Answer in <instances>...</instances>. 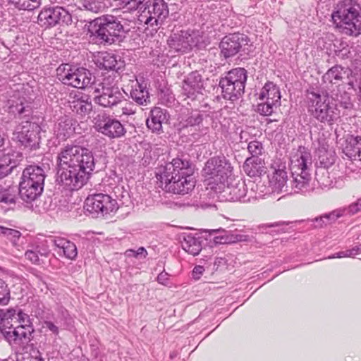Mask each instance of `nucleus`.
Listing matches in <instances>:
<instances>
[{"mask_svg": "<svg viewBox=\"0 0 361 361\" xmlns=\"http://www.w3.org/2000/svg\"><path fill=\"white\" fill-rule=\"evenodd\" d=\"M58 183L68 190L80 188L95 169L90 150L79 145H67L57 156Z\"/></svg>", "mask_w": 361, "mask_h": 361, "instance_id": "f257e3e1", "label": "nucleus"}, {"mask_svg": "<svg viewBox=\"0 0 361 361\" xmlns=\"http://www.w3.org/2000/svg\"><path fill=\"white\" fill-rule=\"evenodd\" d=\"M193 170L188 159L177 157L164 166H161L157 176L162 184L164 183L167 192L184 195L192 191L195 186V181L192 176Z\"/></svg>", "mask_w": 361, "mask_h": 361, "instance_id": "f03ea898", "label": "nucleus"}, {"mask_svg": "<svg viewBox=\"0 0 361 361\" xmlns=\"http://www.w3.org/2000/svg\"><path fill=\"white\" fill-rule=\"evenodd\" d=\"M331 18L342 33L354 37L361 34V6L355 1H340Z\"/></svg>", "mask_w": 361, "mask_h": 361, "instance_id": "7ed1b4c3", "label": "nucleus"}, {"mask_svg": "<svg viewBox=\"0 0 361 361\" xmlns=\"http://www.w3.org/2000/svg\"><path fill=\"white\" fill-rule=\"evenodd\" d=\"M92 39L99 44H112L125 37L126 31L121 20L113 15H103L91 23Z\"/></svg>", "mask_w": 361, "mask_h": 361, "instance_id": "20e7f679", "label": "nucleus"}, {"mask_svg": "<svg viewBox=\"0 0 361 361\" xmlns=\"http://www.w3.org/2000/svg\"><path fill=\"white\" fill-rule=\"evenodd\" d=\"M45 177L42 167L35 165L26 167L23 171L18 188L20 198L28 203L39 197L44 190Z\"/></svg>", "mask_w": 361, "mask_h": 361, "instance_id": "39448f33", "label": "nucleus"}, {"mask_svg": "<svg viewBox=\"0 0 361 361\" xmlns=\"http://www.w3.org/2000/svg\"><path fill=\"white\" fill-rule=\"evenodd\" d=\"M312 166V157L307 152H298L290 159V169L293 180L292 188L295 192L309 190L310 174L309 167Z\"/></svg>", "mask_w": 361, "mask_h": 361, "instance_id": "423d86ee", "label": "nucleus"}, {"mask_svg": "<svg viewBox=\"0 0 361 361\" xmlns=\"http://www.w3.org/2000/svg\"><path fill=\"white\" fill-rule=\"evenodd\" d=\"M306 99L308 111L314 118L321 123L332 124L336 116V107L330 103L326 92L307 91Z\"/></svg>", "mask_w": 361, "mask_h": 361, "instance_id": "0eeeda50", "label": "nucleus"}, {"mask_svg": "<svg viewBox=\"0 0 361 361\" xmlns=\"http://www.w3.org/2000/svg\"><path fill=\"white\" fill-rule=\"evenodd\" d=\"M247 79V73L243 68H233L227 72L219 84L222 97L233 102L238 100L244 93Z\"/></svg>", "mask_w": 361, "mask_h": 361, "instance_id": "6e6552de", "label": "nucleus"}, {"mask_svg": "<svg viewBox=\"0 0 361 361\" xmlns=\"http://www.w3.org/2000/svg\"><path fill=\"white\" fill-rule=\"evenodd\" d=\"M94 97L96 104L104 108L112 109L126 100L123 93L120 90L115 80V77L105 76L102 81L95 88Z\"/></svg>", "mask_w": 361, "mask_h": 361, "instance_id": "1a4fd4ad", "label": "nucleus"}, {"mask_svg": "<svg viewBox=\"0 0 361 361\" xmlns=\"http://www.w3.org/2000/svg\"><path fill=\"white\" fill-rule=\"evenodd\" d=\"M233 166L230 161L224 155L211 157L204 164L202 176L208 180L224 185L231 176Z\"/></svg>", "mask_w": 361, "mask_h": 361, "instance_id": "9d476101", "label": "nucleus"}, {"mask_svg": "<svg viewBox=\"0 0 361 361\" xmlns=\"http://www.w3.org/2000/svg\"><path fill=\"white\" fill-rule=\"evenodd\" d=\"M41 127L36 122L29 120L22 121L15 128L13 140L17 141L21 147L29 150L39 147Z\"/></svg>", "mask_w": 361, "mask_h": 361, "instance_id": "9b49d317", "label": "nucleus"}, {"mask_svg": "<svg viewBox=\"0 0 361 361\" xmlns=\"http://www.w3.org/2000/svg\"><path fill=\"white\" fill-rule=\"evenodd\" d=\"M169 14V6L164 0H148L143 3L138 20L150 26L161 25Z\"/></svg>", "mask_w": 361, "mask_h": 361, "instance_id": "f8f14e48", "label": "nucleus"}, {"mask_svg": "<svg viewBox=\"0 0 361 361\" xmlns=\"http://www.w3.org/2000/svg\"><path fill=\"white\" fill-rule=\"evenodd\" d=\"M201 36L198 31L193 30H180L173 32L167 39L169 48L176 53H187L197 47Z\"/></svg>", "mask_w": 361, "mask_h": 361, "instance_id": "ddd939ff", "label": "nucleus"}, {"mask_svg": "<svg viewBox=\"0 0 361 361\" xmlns=\"http://www.w3.org/2000/svg\"><path fill=\"white\" fill-rule=\"evenodd\" d=\"M85 208L90 214L104 216L116 212L118 206L116 200L109 195L96 193L86 198Z\"/></svg>", "mask_w": 361, "mask_h": 361, "instance_id": "4468645a", "label": "nucleus"}, {"mask_svg": "<svg viewBox=\"0 0 361 361\" xmlns=\"http://www.w3.org/2000/svg\"><path fill=\"white\" fill-rule=\"evenodd\" d=\"M226 183V185H225V184L223 185L224 188L221 192L222 197H224L226 201L247 202H249L251 198H256V195H254L252 192L247 194L248 186L252 191L254 190L255 188L257 187V185L254 182L249 181L247 184L240 180L235 183H228V181Z\"/></svg>", "mask_w": 361, "mask_h": 361, "instance_id": "2eb2a0df", "label": "nucleus"}, {"mask_svg": "<svg viewBox=\"0 0 361 361\" xmlns=\"http://www.w3.org/2000/svg\"><path fill=\"white\" fill-rule=\"evenodd\" d=\"M37 22L42 27L47 28L61 23L68 25L72 22V16L62 6L50 7L39 13Z\"/></svg>", "mask_w": 361, "mask_h": 361, "instance_id": "dca6fc26", "label": "nucleus"}, {"mask_svg": "<svg viewBox=\"0 0 361 361\" xmlns=\"http://www.w3.org/2000/svg\"><path fill=\"white\" fill-rule=\"evenodd\" d=\"M248 42L249 38L244 34H230L225 36L219 44L221 53L226 59L232 57L243 50Z\"/></svg>", "mask_w": 361, "mask_h": 361, "instance_id": "f3484780", "label": "nucleus"}, {"mask_svg": "<svg viewBox=\"0 0 361 361\" xmlns=\"http://www.w3.org/2000/svg\"><path fill=\"white\" fill-rule=\"evenodd\" d=\"M97 130L110 139H117L125 135L126 130L117 119L109 116H99L96 122Z\"/></svg>", "mask_w": 361, "mask_h": 361, "instance_id": "a211bd4d", "label": "nucleus"}, {"mask_svg": "<svg viewBox=\"0 0 361 361\" xmlns=\"http://www.w3.org/2000/svg\"><path fill=\"white\" fill-rule=\"evenodd\" d=\"M1 333L11 348L16 350H23L32 340L33 334L18 326H12Z\"/></svg>", "mask_w": 361, "mask_h": 361, "instance_id": "6ab92c4d", "label": "nucleus"}, {"mask_svg": "<svg viewBox=\"0 0 361 361\" xmlns=\"http://www.w3.org/2000/svg\"><path fill=\"white\" fill-rule=\"evenodd\" d=\"M7 108L9 114L20 119L29 120L33 113L30 102L24 97L9 99Z\"/></svg>", "mask_w": 361, "mask_h": 361, "instance_id": "aec40b11", "label": "nucleus"}, {"mask_svg": "<svg viewBox=\"0 0 361 361\" xmlns=\"http://www.w3.org/2000/svg\"><path fill=\"white\" fill-rule=\"evenodd\" d=\"M96 64L100 69L115 71L114 75L122 69L125 64L121 56L113 53L101 52L97 58ZM115 77V75H114Z\"/></svg>", "mask_w": 361, "mask_h": 361, "instance_id": "412c9836", "label": "nucleus"}, {"mask_svg": "<svg viewBox=\"0 0 361 361\" xmlns=\"http://www.w3.org/2000/svg\"><path fill=\"white\" fill-rule=\"evenodd\" d=\"M203 88L202 75L198 71H192L183 80L182 84L183 92L188 97H192Z\"/></svg>", "mask_w": 361, "mask_h": 361, "instance_id": "4be33fe9", "label": "nucleus"}, {"mask_svg": "<svg viewBox=\"0 0 361 361\" xmlns=\"http://www.w3.org/2000/svg\"><path fill=\"white\" fill-rule=\"evenodd\" d=\"M69 106L73 112L82 118L90 114L92 111L91 99L87 94H75L73 99L69 101Z\"/></svg>", "mask_w": 361, "mask_h": 361, "instance_id": "5701e85b", "label": "nucleus"}, {"mask_svg": "<svg viewBox=\"0 0 361 361\" xmlns=\"http://www.w3.org/2000/svg\"><path fill=\"white\" fill-rule=\"evenodd\" d=\"M150 117L147 119L146 124L153 133L162 132V124L166 123L169 118L167 111L160 107H154L151 110Z\"/></svg>", "mask_w": 361, "mask_h": 361, "instance_id": "b1692460", "label": "nucleus"}, {"mask_svg": "<svg viewBox=\"0 0 361 361\" xmlns=\"http://www.w3.org/2000/svg\"><path fill=\"white\" fill-rule=\"evenodd\" d=\"M130 97L138 105L147 106L150 102L146 84L140 82L137 79L132 81Z\"/></svg>", "mask_w": 361, "mask_h": 361, "instance_id": "393cba45", "label": "nucleus"}, {"mask_svg": "<svg viewBox=\"0 0 361 361\" xmlns=\"http://www.w3.org/2000/svg\"><path fill=\"white\" fill-rule=\"evenodd\" d=\"M181 246L188 253L196 256L202 250L201 237L198 234L183 233Z\"/></svg>", "mask_w": 361, "mask_h": 361, "instance_id": "a878e982", "label": "nucleus"}, {"mask_svg": "<svg viewBox=\"0 0 361 361\" xmlns=\"http://www.w3.org/2000/svg\"><path fill=\"white\" fill-rule=\"evenodd\" d=\"M77 67L73 66L68 63L60 65L56 69V75L58 79L64 85L75 87L77 76Z\"/></svg>", "mask_w": 361, "mask_h": 361, "instance_id": "bb28decb", "label": "nucleus"}, {"mask_svg": "<svg viewBox=\"0 0 361 361\" xmlns=\"http://www.w3.org/2000/svg\"><path fill=\"white\" fill-rule=\"evenodd\" d=\"M51 243L58 249L57 253L61 255L63 252L64 257L69 259H75L78 255L76 245L71 241L63 238H56L51 240Z\"/></svg>", "mask_w": 361, "mask_h": 361, "instance_id": "cd10ccee", "label": "nucleus"}, {"mask_svg": "<svg viewBox=\"0 0 361 361\" xmlns=\"http://www.w3.org/2000/svg\"><path fill=\"white\" fill-rule=\"evenodd\" d=\"M212 233H219V235L214 237L215 244H230L237 242L247 241L249 236L243 234H234L231 231L224 229L212 230Z\"/></svg>", "mask_w": 361, "mask_h": 361, "instance_id": "c85d7f7f", "label": "nucleus"}, {"mask_svg": "<svg viewBox=\"0 0 361 361\" xmlns=\"http://www.w3.org/2000/svg\"><path fill=\"white\" fill-rule=\"evenodd\" d=\"M18 164V159L15 152L8 150L0 156V178L9 174Z\"/></svg>", "mask_w": 361, "mask_h": 361, "instance_id": "c756f323", "label": "nucleus"}, {"mask_svg": "<svg viewBox=\"0 0 361 361\" xmlns=\"http://www.w3.org/2000/svg\"><path fill=\"white\" fill-rule=\"evenodd\" d=\"M350 71L345 69L341 66H334L331 68L324 75V82L338 85L345 77H348Z\"/></svg>", "mask_w": 361, "mask_h": 361, "instance_id": "7c9ffc66", "label": "nucleus"}, {"mask_svg": "<svg viewBox=\"0 0 361 361\" xmlns=\"http://www.w3.org/2000/svg\"><path fill=\"white\" fill-rule=\"evenodd\" d=\"M281 93L279 87L273 82H269L263 87L259 95L260 99L266 98L267 101H273L275 107L281 105Z\"/></svg>", "mask_w": 361, "mask_h": 361, "instance_id": "2f4dec72", "label": "nucleus"}, {"mask_svg": "<svg viewBox=\"0 0 361 361\" xmlns=\"http://www.w3.org/2000/svg\"><path fill=\"white\" fill-rule=\"evenodd\" d=\"M17 308L0 309V331L10 329L16 323Z\"/></svg>", "mask_w": 361, "mask_h": 361, "instance_id": "473e14b6", "label": "nucleus"}, {"mask_svg": "<svg viewBox=\"0 0 361 361\" xmlns=\"http://www.w3.org/2000/svg\"><path fill=\"white\" fill-rule=\"evenodd\" d=\"M262 167V160L259 157H248L243 164V170L250 177L260 176Z\"/></svg>", "mask_w": 361, "mask_h": 361, "instance_id": "72a5a7b5", "label": "nucleus"}, {"mask_svg": "<svg viewBox=\"0 0 361 361\" xmlns=\"http://www.w3.org/2000/svg\"><path fill=\"white\" fill-rule=\"evenodd\" d=\"M76 76L78 78L75 88L85 89L94 82V77L92 75L89 70L79 67L76 69Z\"/></svg>", "mask_w": 361, "mask_h": 361, "instance_id": "f704fd0d", "label": "nucleus"}, {"mask_svg": "<svg viewBox=\"0 0 361 361\" xmlns=\"http://www.w3.org/2000/svg\"><path fill=\"white\" fill-rule=\"evenodd\" d=\"M357 138L353 135H348L343 145V153L351 159H358L359 147L357 146Z\"/></svg>", "mask_w": 361, "mask_h": 361, "instance_id": "c9c22d12", "label": "nucleus"}, {"mask_svg": "<svg viewBox=\"0 0 361 361\" xmlns=\"http://www.w3.org/2000/svg\"><path fill=\"white\" fill-rule=\"evenodd\" d=\"M55 131L58 135L68 137L73 131V120L68 117H61L55 125Z\"/></svg>", "mask_w": 361, "mask_h": 361, "instance_id": "e433bc0d", "label": "nucleus"}, {"mask_svg": "<svg viewBox=\"0 0 361 361\" xmlns=\"http://www.w3.org/2000/svg\"><path fill=\"white\" fill-rule=\"evenodd\" d=\"M202 121L203 114L199 110L195 109L188 111V113L183 117L181 123L183 127H192L200 126Z\"/></svg>", "mask_w": 361, "mask_h": 361, "instance_id": "4c0bfd02", "label": "nucleus"}, {"mask_svg": "<svg viewBox=\"0 0 361 361\" xmlns=\"http://www.w3.org/2000/svg\"><path fill=\"white\" fill-rule=\"evenodd\" d=\"M274 188L275 190L279 191V192H287L288 191V185H287V181H288V175L287 172L284 170H277L276 171L274 177Z\"/></svg>", "mask_w": 361, "mask_h": 361, "instance_id": "58836bf2", "label": "nucleus"}, {"mask_svg": "<svg viewBox=\"0 0 361 361\" xmlns=\"http://www.w3.org/2000/svg\"><path fill=\"white\" fill-rule=\"evenodd\" d=\"M16 308H17L16 323H18V326L23 327L25 330L34 333L35 328L32 324V319L21 309L18 307H16Z\"/></svg>", "mask_w": 361, "mask_h": 361, "instance_id": "ea45409f", "label": "nucleus"}, {"mask_svg": "<svg viewBox=\"0 0 361 361\" xmlns=\"http://www.w3.org/2000/svg\"><path fill=\"white\" fill-rule=\"evenodd\" d=\"M8 3L13 5L19 10L32 11L38 8L40 5V0H8Z\"/></svg>", "mask_w": 361, "mask_h": 361, "instance_id": "a19ab883", "label": "nucleus"}, {"mask_svg": "<svg viewBox=\"0 0 361 361\" xmlns=\"http://www.w3.org/2000/svg\"><path fill=\"white\" fill-rule=\"evenodd\" d=\"M116 5L128 11L142 10L145 0H114Z\"/></svg>", "mask_w": 361, "mask_h": 361, "instance_id": "79ce46f5", "label": "nucleus"}, {"mask_svg": "<svg viewBox=\"0 0 361 361\" xmlns=\"http://www.w3.org/2000/svg\"><path fill=\"white\" fill-rule=\"evenodd\" d=\"M16 190L14 188H3L0 185V202L5 204H15L16 200Z\"/></svg>", "mask_w": 361, "mask_h": 361, "instance_id": "37998d69", "label": "nucleus"}, {"mask_svg": "<svg viewBox=\"0 0 361 361\" xmlns=\"http://www.w3.org/2000/svg\"><path fill=\"white\" fill-rule=\"evenodd\" d=\"M1 235L9 240L13 245H18L21 237V233L19 231L2 226Z\"/></svg>", "mask_w": 361, "mask_h": 361, "instance_id": "c03bdc74", "label": "nucleus"}, {"mask_svg": "<svg viewBox=\"0 0 361 361\" xmlns=\"http://www.w3.org/2000/svg\"><path fill=\"white\" fill-rule=\"evenodd\" d=\"M335 160V156L331 152L319 150V161L322 167L329 168L334 164Z\"/></svg>", "mask_w": 361, "mask_h": 361, "instance_id": "a18cd8bd", "label": "nucleus"}, {"mask_svg": "<svg viewBox=\"0 0 361 361\" xmlns=\"http://www.w3.org/2000/svg\"><path fill=\"white\" fill-rule=\"evenodd\" d=\"M83 6L93 13L102 11L106 7L104 0H84Z\"/></svg>", "mask_w": 361, "mask_h": 361, "instance_id": "49530a36", "label": "nucleus"}, {"mask_svg": "<svg viewBox=\"0 0 361 361\" xmlns=\"http://www.w3.org/2000/svg\"><path fill=\"white\" fill-rule=\"evenodd\" d=\"M11 300V292L8 285L0 279V305H6Z\"/></svg>", "mask_w": 361, "mask_h": 361, "instance_id": "de8ad7c7", "label": "nucleus"}, {"mask_svg": "<svg viewBox=\"0 0 361 361\" xmlns=\"http://www.w3.org/2000/svg\"><path fill=\"white\" fill-rule=\"evenodd\" d=\"M275 104L273 101H265L257 104L256 111L262 116H270L274 111Z\"/></svg>", "mask_w": 361, "mask_h": 361, "instance_id": "09e8293b", "label": "nucleus"}, {"mask_svg": "<svg viewBox=\"0 0 361 361\" xmlns=\"http://www.w3.org/2000/svg\"><path fill=\"white\" fill-rule=\"evenodd\" d=\"M247 150L251 154L250 157H259L263 152L262 144L257 140L251 141L247 145Z\"/></svg>", "mask_w": 361, "mask_h": 361, "instance_id": "8fccbe9b", "label": "nucleus"}, {"mask_svg": "<svg viewBox=\"0 0 361 361\" xmlns=\"http://www.w3.org/2000/svg\"><path fill=\"white\" fill-rule=\"evenodd\" d=\"M345 215L343 209L334 210L329 214H324V218L326 219L328 224L335 222L339 217Z\"/></svg>", "mask_w": 361, "mask_h": 361, "instance_id": "3c124183", "label": "nucleus"}, {"mask_svg": "<svg viewBox=\"0 0 361 361\" xmlns=\"http://www.w3.org/2000/svg\"><path fill=\"white\" fill-rule=\"evenodd\" d=\"M345 214L353 215L361 211V202L358 200L348 207L343 208Z\"/></svg>", "mask_w": 361, "mask_h": 361, "instance_id": "603ef678", "label": "nucleus"}, {"mask_svg": "<svg viewBox=\"0 0 361 361\" xmlns=\"http://www.w3.org/2000/svg\"><path fill=\"white\" fill-rule=\"evenodd\" d=\"M47 241L42 242L35 246H32L38 255L46 257L49 255V249L47 245Z\"/></svg>", "mask_w": 361, "mask_h": 361, "instance_id": "864d4df0", "label": "nucleus"}, {"mask_svg": "<svg viewBox=\"0 0 361 361\" xmlns=\"http://www.w3.org/2000/svg\"><path fill=\"white\" fill-rule=\"evenodd\" d=\"M25 258L31 262L32 264H39V257L35 249L32 247L31 249L27 250L25 253Z\"/></svg>", "mask_w": 361, "mask_h": 361, "instance_id": "5fc2aeb1", "label": "nucleus"}, {"mask_svg": "<svg viewBox=\"0 0 361 361\" xmlns=\"http://www.w3.org/2000/svg\"><path fill=\"white\" fill-rule=\"evenodd\" d=\"M310 221L314 224L312 226L315 228H323L328 225L326 219L324 218V215L311 219Z\"/></svg>", "mask_w": 361, "mask_h": 361, "instance_id": "6e6d98bb", "label": "nucleus"}, {"mask_svg": "<svg viewBox=\"0 0 361 361\" xmlns=\"http://www.w3.org/2000/svg\"><path fill=\"white\" fill-rule=\"evenodd\" d=\"M43 328L49 329L55 336L59 335V327L51 321H44L43 324Z\"/></svg>", "mask_w": 361, "mask_h": 361, "instance_id": "4d7b16f0", "label": "nucleus"}, {"mask_svg": "<svg viewBox=\"0 0 361 361\" xmlns=\"http://www.w3.org/2000/svg\"><path fill=\"white\" fill-rule=\"evenodd\" d=\"M204 271V268L202 266H195L192 270V277L197 280L200 278V276L202 275L203 272Z\"/></svg>", "mask_w": 361, "mask_h": 361, "instance_id": "13d9d810", "label": "nucleus"}, {"mask_svg": "<svg viewBox=\"0 0 361 361\" xmlns=\"http://www.w3.org/2000/svg\"><path fill=\"white\" fill-rule=\"evenodd\" d=\"M18 361H44V359H42L39 355H32L30 354H27L25 356H23L20 360Z\"/></svg>", "mask_w": 361, "mask_h": 361, "instance_id": "bf43d9fd", "label": "nucleus"}, {"mask_svg": "<svg viewBox=\"0 0 361 361\" xmlns=\"http://www.w3.org/2000/svg\"><path fill=\"white\" fill-rule=\"evenodd\" d=\"M169 281V274L166 272L162 271L157 276V281L163 285H166Z\"/></svg>", "mask_w": 361, "mask_h": 361, "instance_id": "052dcab7", "label": "nucleus"}, {"mask_svg": "<svg viewBox=\"0 0 361 361\" xmlns=\"http://www.w3.org/2000/svg\"><path fill=\"white\" fill-rule=\"evenodd\" d=\"M342 257H351L348 250H345V251L338 252L331 256H329L328 258L333 259V258H342Z\"/></svg>", "mask_w": 361, "mask_h": 361, "instance_id": "680f3d73", "label": "nucleus"}, {"mask_svg": "<svg viewBox=\"0 0 361 361\" xmlns=\"http://www.w3.org/2000/svg\"><path fill=\"white\" fill-rule=\"evenodd\" d=\"M288 224V222L286 221H277L274 222L273 224H267L263 225L262 228H271V227H281L283 226H287Z\"/></svg>", "mask_w": 361, "mask_h": 361, "instance_id": "e2e57ef3", "label": "nucleus"}, {"mask_svg": "<svg viewBox=\"0 0 361 361\" xmlns=\"http://www.w3.org/2000/svg\"><path fill=\"white\" fill-rule=\"evenodd\" d=\"M350 257H354L360 253H361V245L358 246H355L352 249L348 250Z\"/></svg>", "mask_w": 361, "mask_h": 361, "instance_id": "0e129e2a", "label": "nucleus"}, {"mask_svg": "<svg viewBox=\"0 0 361 361\" xmlns=\"http://www.w3.org/2000/svg\"><path fill=\"white\" fill-rule=\"evenodd\" d=\"M357 140V146L359 147L358 159L361 161V136L356 137Z\"/></svg>", "mask_w": 361, "mask_h": 361, "instance_id": "69168bd1", "label": "nucleus"}, {"mask_svg": "<svg viewBox=\"0 0 361 361\" xmlns=\"http://www.w3.org/2000/svg\"><path fill=\"white\" fill-rule=\"evenodd\" d=\"M143 254H145V255H147V251L144 247H141L137 250V255H143Z\"/></svg>", "mask_w": 361, "mask_h": 361, "instance_id": "338daca9", "label": "nucleus"}, {"mask_svg": "<svg viewBox=\"0 0 361 361\" xmlns=\"http://www.w3.org/2000/svg\"><path fill=\"white\" fill-rule=\"evenodd\" d=\"M359 97H360V99L361 100V82H360V86H359Z\"/></svg>", "mask_w": 361, "mask_h": 361, "instance_id": "774afa93", "label": "nucleus"}]
</instances>
